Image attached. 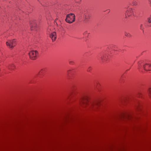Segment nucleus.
Returning <instances> with one entry per match:
<instances>
[{"instance_id":"a211bd4d","label":"nucleus","mask_w":151,"mask_h":151,"mask_svg":"<svg viewBox=\"0 0 151 151\" xmlns=\"http://www.w3.org/2000/svg\"><path fill=\"white\" fill-rule=\"evenodd\" d=\"M75 1L77 3H80L81 0H75Z\"/></svg>"},{"instance_id":"5701e85b","label":"nucleus","mask_w":151,"mask_h":151,"mask_svg":"<svg viewBox=\"0 0 151 151\" xmlns=\"http://www.w3.org/2000/svg\"><path fill=\"white\" fill-rule=\"evenodd\" d=\"M87 32H86L84 33V35H85L86 34H87Z\"/></svg>"},{"instance_id":"f257e3e1","label":"nucleus","mask_w":151,"mask_h":151,"mask_svg":"<svg viewBox=\"0 0 151 151\" xmlns=\"http://www.w3.org/2000/svg\"><path fill=\"white\" fill-rule=\"evenodd\" d=\"M80 104L86 106L90 108H96L99 105V102L97 101H92L89 100L87 97L82 98L80 101Z\"/></svg>"},{"instance_id":"4be33fe9","label":"nucleus","mask_w":151,"mask_h":151,"mask_svg":"<svg viewBox=\"0 0 151 151\" xmlns=\"http://www.w3.org/2000/svg\"><path fill=\"white\" fill-rule=\"evenodd\" d=\"M142 24H141V26H140V29H142Z\"/></svg>"},{"instance_id":"423d86ee","label":"nucleus","mask_w":151,"mask_h":151,"mask_svg":"<svg viewBox=\"0 0 151 151\" xmlns=\"http://www.w3.org/2000/svg\"><path fill=\"white\" fill-rule=\"evenodd\" d=\"M134 9L132 8H129L126 11L125 13V18L131 16L132 15H134Z\"/></svg>"},{"instance_id":"f8f14e48","label":"nucleus","mask_w":151,"mask_h":151,"mask_svg":"<svg viewBox=\"0 0 151 151\" xmlns=\"http://www.w3.org/2000/svg\"><path fill=\"white\" fill-rule=\"evenodd\" d=\"M147 93L150 98L151 99V87L148 88Z\"/></svg>"},{"instance_id":"412c9836","label":"nucleus","mask_w":151,"mask_h":151,"mask_svg":"<svg viewBox=\"0 0 151 151\" xmlns=\"http://www.w3.org/2000/svg\"><path fill=\"white\" fill-rule=\"evenodd\" d=\"M141 94H141V93H138V96H139H139H140Z\"/></svg>"},{"instance_id":"dca6fc26","label":"nucleus","mask_w":151,"mask_h":151,"mask_svg":"<svg viewBox=\"0 0 151 151\" xmlns=\"http://www.w3.org/2000/svg\"><path fill=\"white\" fill-rule=\"evenodd\" d=\"M92 70V68L91 67H89L87 69V71L88 72H90Z\"/></svg>"},{"instance_id":"ddd939ff","label":"nucleus","mask_w":151,"mask_h":151,"mask_svg":"<svg viewBox=\"0 0 151 151\" xmlns=\"http://www.w3.org/2000/svg\"><path fill=\"white\" fill-rule=\"evenodd\" d=\"M137 2L136 0H133L132 3V6H136L137 5Z\"/></svg>"},{"instance_id":"a878e982","label":"nucleus","mask_w":151,"mask_h":151,"mask_svg":"<svg viewBox=\"0 0 151 151\" xmlns=\"http://www.w3.org/2000/svg\"><path fill=\"white\" fill-rule=\"evenodd\" d=\"M149 26H150V27H151V25H150Z\"/></svg>"},{"instance_id":"b1692460","label":"nucleus","mask_w":151,"mask_h":151,"mask_svg":"<svg viewBox=\"0 0 151 151\" xmlns=\"http://www.w3.org/2000/svg\"><path fill=\"white\" fill-rule=\"evenodd\" d=\"M138 104L137 105H136V107H137V108L138 107Z\"/></svg>"},{"instance_id":"aec40b11","label":"nucleus","mask_w":151,"mask_h":151,"mask_svg":"<svg viewBox=\"0 0 151 151\" xmlns=\"http://www.w3.org/2000/svg\"><path fill=\"white\" fill-rule=\"evenodd\" d=\"M73 62L72 61H70L69 62V63L70 64L72 65L73 63Z\"/></svg>"},{"instance_id":"bb28decb","label":"nucleus","mask_w":151,"mask_h":151,"mask_svg":"<svg viewBox=\"0 0 151 151\" xmlns=\"http://www.w3.org/2000/svg\"><path fill=\"white\" fill-rule=\"evenodd\" d=\"M150 1V2L151 3V1Z\"/></svg>"},{"instance_id":"f3484780","label":"nucleus","mask_w":151,"mask_h":151,"mask_svg":"<svg viewBox=\"0 0 151 151\" xmlns=\"http://www.w3.org/2000/svg\"><path fill=\"white\" fill-rule=\"evenodd\" d=\"M45 69H42L40 70V72L41 73H42L43 72H45Z\"/></svg>"},{"instance_id":"9d476101","label":"nucleus","mask_w":151,"mask_h":151,"mask_svg":"<svg viewBox=\"0 0 151 151\" xmlns=\"http://www.w3.org/2000/svg\"><path fill=\"white\" fill-rule=\"evenodd\" d=\"M91 17L90 14L88 13H86L85 15V21L86 22L88 21V20L90 19Z\"/></svg>"},{"instance_id":"f03ea898","label":"nucleus","mask_w":151,"mask_h":151,"mask_svg":"<svg viewBox=\"0 0 151 151\" xmlns=\"http://www.w3.org/2000/svg\"><path fill=\"white\" fill-rule=\"evenodd\" d=\"M143 68L146 71H151V64H146L142 65L141 63L139 62L138 63V69L140 71H142Z\"/></svg>"},{"instance_id":"6ab92c4d","label":"nucleus","mask_w":151,"mask_h":151,"mask_svg":"<svg viewBox=\"0 0 151 151\" xmlns=\"http://www.w3.org/2000/svg\"><path fill=\"white\" fill-rule=\"evenodd\" d=\"M59 27L60 28V29H63V28L61 26H59Z\"/></svg>"},{"instance_id":"2eb2a0df","label":"nucleus","mask_w":151,"mask_h":151,"mask_svg":"<svg viewBox=\"0 0 151 151\" xmlns=\"http://www.w3.org/2000/svg\"><path fill=\"white\" fill-rule=\"evenodd\" d=\"M125 35L127 37H131V35L128 32H126L125 33Z\"/></svg>"},{"instance_id":"1a4fd4ad","label":"nucleus","mask_w":151,"mask_h":151,"mask_svg":"<svg viewBox=\"0 0 151 151\" xmlns=\"http://www.w3.org/2000/svg\"><path fill=\"white\" fill-rule=\"evenodd\" d=\"M99 57L102 62H103L106 61L107 60V56L106 55H101Z\"/></svg>"},{"instance_id":"20e7f679","label":"nucleus","mask_w":151,"mask_h":151,"mask_svg":"<svg viewBox=\"0 0 151 151\" xmlns=\"http://www.w3.org/2000/svg\"><path fill=\"white\" fill-rule=\"evenodd\" d=\"M38 55V52L37 51L32 50L29 53V55L30 59L32 60H35Z\"/></svg>"},{"instance_id":"4468645a","label":"nucleus","mask_w":151,"mask_h":151,"mask_svg":"<svg viewBox=\"0 0 151 151\" xmlns=\"http://www.w3.org/2000/svg\"><path fill=\"white\" fill-rule=\"evenodd\" d=\"M147 22L149 24L151 23V15L147 18Z\"/></svg>"},{"instance_id":"393cba45","label":"nucleus","mask_w":151,"mask_h":151,"mask_svg":"<svg viewBox=\"0 0 151 151\" xmlns=\"http://www.w3.org/2000/svg\"><path fill=\"white\" fill-rule=\"evenodd\" d=\"M55 23H56V24H57V25H58V24H57V22L55 21Z\"/></svg>"},{"instance_id":"6e6552de","label":"nucleus","mask_w":151,"mask_h":151,"mask_svg":"<svg viewBox=\"0 0 151 151\" xmlns=\"http://www.w3.org/2000/svg\"><path fill=\"white\" fill-rule=\"evenodd\" d=\"M50 37L53 42L55 41L57 37L56 33L55 32H53L50 34Z\"/></svg>"},{"instance_id":"0eeeda50","label":"nucleus","mask_w":151,"mask_h":151,"mask_svg":"<svg viewBox=\"0 0 151 151\" xmlns=\"http://www.w3.org/2000/svg\"><path fill=\"white\" fill-rule=\"evenodd\" d=\"M31 29L32 30H37L38 27L36 24V22L34 21H32L30 22Z\"/></svg>"},{"instance_id":"39448f33","label":"nucleus","mask_w":151,"mask_h":151,"mask_svg":"<svg viewBox=\"0 0 151 151\" xmlns=\"http://www.w3.org/2000/svg\"><path fill=\"white\" fill-rule=\"evenodd\" d=\"M16 41L15 39L8 40L6 42L7 46L9 48H12L16 45Z\"/></svg>"},{"instance_id":"7ed1b4c3","label":"nucleus","mask_w":151,"mask_h":151,"mask_svg":"<svg viewBox=\"0 0 151 151\" xmlns=\"http://www.w3.org/2000/svg\"><path fill=\"white\" fill-rule=\"evenodd\" d=\"M75 20V16L73 14L70 13L67 15L65 21L67 22L71 23L74 22Z\"/></svg>"},{"instance_id":"9b49d317","label":"nucleus","mask_w":151,"mask_h":151,"mask_svg":"<svg viewBox=\"0 0 151 151\" xmlns=\"http://www.w3.org/2000/svg\"><path fill=\"white\" fill-rule=\"evenodd\" d=\"M7 68L10 70H13L15 68V66L13 64H12L8 65Z\"/></svg>"}]
</instances>
